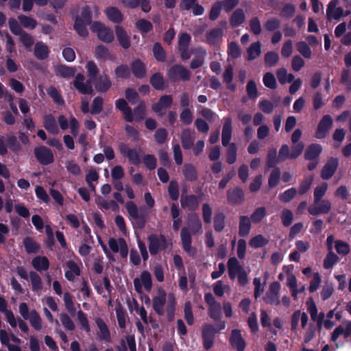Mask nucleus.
I'll return each mask as SVG.
<instances>
[{"label": "nucleus", "mask_w": 351, "mask_h": 351, "mask_svg": "<svg viewBox=\"0 0 351 351\" xmlns=\"http://www.w3.org/2000/svg\"><path fill=\"white\" fill-rule=\"evenodd\" d=\"M223 126L221 141L222 145L227 147L226 150V161L229 164H233L237 160V147L235 143H230L232 136V119L230 117H225Z\"/></svg>", "instance_id": "nucleus-1"}, {"label": "nucleus", "mask_w": 351, "mask_h": 351, "mask_svg": "<svg viewBox=\"0 0 351 351\" xmlns=\"http://www.w3.org/2000/svg\"><path fill=\"white\" fill-rule=\"evenodd\" d=\"M92 10L88 5L82 7L80 15L75 17L73 29L80 36L86 38L88 36L87 26L92 25Z\"/></svg>", "instance_id": "nucleus-2"}, {"label": "nucleus", "mask_w": 351, "mask_h": 351, "mask_svg": "<svg viewBox=\"0 0 351 351\" xmlns=\"http://www.w3.org/2000/svg\"><path fill=\"white\" fill-rule=\"evenodd\" d=\"M227 266L228 274L231 279L234 280L237 278L239 284L242 286L247 283L248 274L235 257L230 258L228 260Z\"/></svg>", "instance_id": "nucleus-3"}, {"label": "nucleus", "mask_w": 351, "mask_h": 351, "mask_svg": "<svg viewBox=\"0 0 351 351\" xmlns=\"http://www.w3.org/2000/svg\"><path fill=\"white\" fill-rule=\"evenodd\" d=\"M125 208L129 215L135 220L134 223V228L139 230L143 229L147 222V213L145 209L140 208L138 212L137 206L132 201L128 202L125 204Z\"/></svg>", "instance_id": "nucleus-4"}, {"label": "nucleus", "mask_w": 351, "mask_h": 351, "mask_svg": "<svg viewBox=\"0 0 351 351\" xmlns=\"http://www.w3.org/2000/svg\"><path fill=\"white\" fill-rule=\"evenodd\" d=\"M90 29L93 33L97 34L98 38L104 43H111L114 39L112 29L100 21H94L90 26Z\"/></svg>", "instance_id": "nucleus-5"}, {"label": "nucleus", "mask_w": 351, "mask_h": 351, "mask_svg": "<svg viewBox=\"0 0 351 351\" xmlns=\"http://www.w3.org/2000/svg\"><path fill=\"white\" fill-rule=\"evenodd\" d=\"M167 76L171 82H186L190 80L191 72L181 64H174L169 69Z\"/></svg>", "instance_id": "nucleus-6"}, {"label": "nucleus", "mask_w": 351, "mask_h": 351, "mask_svg": "<svg viewBox=\"0 0 351 351\" xmlns=\"http://www.w3.org/2000/svg\"><path fill=\"white\" fill-rule=\"evenodd\" d=\"M149 250L151 255H156L160 250H165L167 247V239L165 235L156 234H150L147 238Z\"/></svg>", "instance_id": "nucleus-7"}, {"label": "nucleus", "mask_w": 351, "mask_h": 351, "mask_svg": "<svg viewBox=\"0 0 351 351\" xmlns=\"http://www.w3.org/2000/svg\"><path fill=\"white\" fill-rule=\"evenodd\" d=\"M191 37L188 33H182L179 35L178 42V50L182 60H189L192 54V51L189 49Z\"/></svg>", "instance_id": "nucleus-8"}, {"label": "nucleus", "mask_w": 351, "mask_h": 351, "mask_svg": "<svg viewBox=\"0 0 351 351\" xmlns=\"http://www.w3.org/2000/svg\"><path fill=\"white\" fill-rule=\"evenodd\" d=\"M280 285L278 282H273L270 284L265 295L263 297L264 302L270 305L278 306L280 300Z\"/></svg>", "instance_id": "nucleus-9"}, {"label": "nucleus", "mask_w": 351, "mask_h": 351, "mask_svg": "<svg viewBox=\"0 0 351 351\" xmlns=\"http://www.w3.org/2000/svg\"><path fill=\"white\" fill-rule=\"evenodd\" d=\"M34 154L38 162L42 165H48L54 161V156L52 151L45 146L34 148Z\"/></svg>", "instance_id": "nucleus-10"}, {"label": "nucleus", "mask_w": 351, "mask_h": 351, "mask_svg": "<svg viewBox=\"0 0 351 351\" xmlns=\"http://www.w3.org/2000/svg\"><path fill=\"white\" fill-rule=\"evenodd\" d=\"M218 330L212 324H206L202 327L203 346L205 350H208L213 348L214 338Z\"/></svg>", "instance_id": "nucleus-11"}, {"label": "nucleus", "mask_w": 351, "mask_h": 351, "mask_svg": "<svg viewBox=\"0 0 351 351\" xmlns=\"http://www.w3.org/2000/svg\"><path fill=\"white\" fill-rule=\"evenodd\" d=\"M331 210V202L330 200L324 199L317 201V203H313L308 208V213L314 216H317L321 214H327Z\"/></svg>", "instance_id": "nucleus-12"}, {"label": "nucleus", "mask_w": 351, "mask_h": 351, "mask_svg": "<svg viewBox=\"0 0 351 351\" xmlns=\"http://www.w3.org/2000/svg\"><path fill=\"white\" fill-rule=\"evenodd\" d=\"M173 104V97L170 95H162L158 101L152 106V110L159 116L165 114V110L171 107Z\"/></svg>", "instance_id": "nucleus-13"}, {"label": "nucleus", "mask_w": 351, "mask_h": 351, "mask_svg": "<svg viewBox=\"0 0 351 351\" xmlns=\"http://www.w3.org/2000/svg\"><path fill=\"white\" fill-rule=\"evenodd\" d=\"M180 204L182 208L186 209L195 213L199 206V199L195 195H182L180 199Z\"/></svg>", "instance_id": "nucleus-14"}, {"label": "nucleus", "mask_w": 351, "mask_h": 351, "mask_svg": "<svg viewBox=\"0 0 351 351\" xmlns=\"http://www.w3.org/2000/svg\"><path fill=\"white\" fill-rule=\"evenodd\" d=\"M338 3V0H332L328 3L326 9V18L328 21H339L343 16L344 10L337 6Z\"/></svg>", "instance_id": "nucleus-15"}, {"label": "nucleus", "mask_w": 351, "mask_h": 351, "mask_svg": "<svg viewBox=\"0 0 351 351\" xmlns=\"http://www.w3.org/2000/svg\"><path fill=\"white\" fill-rule=\"evenodd\" d=\"M332 125V119L330 115H325L319 121L315 137L319 139L325 138Z\"/></svg>", "instance_id": "nucleus-16"}, {"label": "nucleus", "mask_w": 351, "mask_h": 351, "mask_svg": "<svg viewBox=\"0 0 351 351\" xmlns=\"http://www.w3.org/2000/svg\"><path fill=\"white\" fill-rule=\"evenodd\" d=\"M120 153L128 157L130 162L134 165L141 163V159L138 152L133 148H130L128 145L122 143L119 146Z\"/></svg>", "instance_id": "nucleus-17"}, {"label": "nucleus", "mask_w": 351, "mask_h": 351, "mask_svg": "<svg viewBox=\"0 0 351 351\" xmlns=\"http://www.w3.org/2000/svg\"><path fill=\"white\" fill-rule=\"evenodd\" d=\"M204 300L209 306V316L215 321L219 320V304L216 302L213 295L211 293H206Z\"/></svg>", "instance_id": "nucleus-18"}, {"label": "nucleus", "mask_w": 351, "mask_h": 351, "mask_svg": "<svg viewBox=\"0 0 351 351\" xmlns=\"http://www.w3.org/2000/svg\"><path fill=\"white\" fill-rule=\"evenodd\" d=\"M84 76L83 74L78 73L73 82L74 87L83 95H91L93 93V89L90 85V82L84 83Z\"/></svg>", "instance_id": "nucleus-19"}, {"label": "nucleus", "mask_w": 351, "mask_h": 351, "mask_svg": "<svg viewBox=\"0 0 351 351\" xmlns=\"http://www.w3.org/2000/svg\"><path fill=\"white\" fill-rule=\"evenodd\" d=\"M167 293L163 290L159 291V295L152 299V307L154 311L160 316L164 315V306L166 303Z\"/></svg>", "instance_id": "nucleus-20"}, {"label": "nucleus", "mask_w": 351, "mask_h": 351, "mask_svg": "<svg viewBox=\"0 0 351 351\" xmlns=\"http://www.w3.org/2000/svg\"><path fill=\"white\" fill-rule=\"evenodd\" d=\"M91 82L94 83L95 88L99 93H106L112 86V82L106 74L101 75Z\"/></svg>", "instance_id": "nucleus-21"}, {"label": "nucleus", "mask_w": 351, "mask_h": 351, "mask_svg": "<svg viewBox=\"0 0 351 351\" xmlns=\"http://www.w3.org/2000/svg\"><path fill=\"white\" fill-rule=\"evenodd\" d=\"M115 107L123 113L124 119L127 122L132 123L134 121L132 108L128 106L125 99L123 98L117 99L115 101Z\"/></svg>", "instance_id": "nucleus-22"}, {"label": "nucleus", "mask_w": 351, "mask_h": 351, "mask_svg": "<svg viewBox=\"0 0 351 351\" xmlns=\"http://www.w3.org/2000/svg\"><path fill=\"white\" fill-rule=\"evenodd\" d=\"M230 343L232 347L237 351H244L246 346V343L242 337L241 331L237 329L232 331Z\"/></svg>", "instance_id": "nucleus-23"}, {"label": "nucleus", "mask_w": 351, "mask_h": 351, "mask_svg": "<svg viewBox=\"0 0 351 351\" xmlns=\"http://www.w3.org/2000/svg\"><path fill=\"white\" fill-rule=\"evenodd\" d=\"M338 167V160L335 158H330L324 166L321 177L324 180L330 179L335 173Z\"/></svg>", "instance_id": "nucleus-24"}, {"label": "nucleus", "mask_w": 351, "mask_h": 351, "mask_svg": "<svg viewBox=\"0 0 351 351\" xmlns=\"http://www.w3.org/2000/svg\"><path fill=\"white\" fill-rule=\"evenodd\" d=\"M131 72L138 79H143L147 75L145 64L140 59H136L131 63Z\"/></svg>", "instance_id": "nucleus-25"}, {"label": "nucleus", "mask_w": 351, "mask_h": 351, "mask_svg": "<svg viewBox=\"0 0 351 351\" xmlns=\"http://www.w3.org/2000/svg\"><path fill=\"white\" fill-rule=\"evenodd\" d=\"M115 33L119 45L124 49H128L131 46L130 38L123 27L119 25L115 26Z\"/></svg>", "instance_id": "nucleus-26"}, {"label": "nucleus", "mask_w": 351, "mask_h": 351, "mask_svg": "<svg viewBox=\"0 0 351 351\" xmlns=\"http://www.w3.org/2000/svg\"><path fill=\"white\" fill-rule=\"evenodd\" d=\"M351 335V322L346 321L342 325L337 327L333 331L331 340L335 342L340 335H343L345 338L348 337Z\"/></svg>", "instance_id": "nucleus-27"}, {"label": "nucleus", "mask_w": 351, "mask_h": 351, "mask_svg": "<svg viewBox=\"0 0 351 351\" xmlns=\"http://www.w3.org/2000/svg\"><path fill=\"white\" fill-rule=\"evenodd\" d=\"M149 83L156 90H163L168 86L166 80L160 72L152 74L149 78Z\"/></svg>", "instance_id": "nucleus-28"}, {"label": "nucleus", "mask_w": 351, "mask_h": 351, "mask_svg": "<svg viewBox=\"0 0 351 351\" xmlns=\"http://www.w3.org/2000/svg\"><path fill=\"white\" fill-rule=\"evenodd\" d=\"M95 324L100 332L99 339L108 343L111 342L110 332L105 322L101 318L98 317L95 319Z\"/></svg>", "instance_id": "nucleus-29"}, {"label": "nucleus", "mask_w": 351, "mask_h": 351, "mask_svg": "<svg viewBox=\"0 0 351 351\" xmlns=\"http://www.w3.org/2000/svg\"><path fill=\"white\" fill-rule=\"evenodd\" d=\"M104 12L108 20L114 23L119 24L123 20V14L117 7H108L105 9Z\"/></svg>", "instance_id": "nucleus-30"}, {"label": "nucleus", "mask_w": 351, "mask_h": 351, "mask_svg": "<svg viewBox=\"0 0 351 351\" xmlns=\"http://www.w3.org/2000/svg\"><path fill=\"white\" fill-rule=\"evenodd\" d=\"M245 199L242 189L235 187L228 191V200L232 204H241Z\"/></svg>", "instance_id": "nucleus-31"}, {"label": "nucleus", "mask_w": 351, "mask_h": 351, "mask_svg": "<svg viewBox=\"0 0 351 351\" xmlns=\"http://www.w3.org/2000/svg\"><path fill=\"white\" fill-rule=\"evenodd\" d=\"M187 225L189 227L188 229L190 230L193 234H197L202 228V221L196 213L188 215Z\"/></svg>", "instance_id": "nucleus-32"}, {"label": "nucleus", "mask_w": 351, "mask_h": 351, "mask_svg": "<svg viewBox=\"0 0 351 351\" xmlns=\"http://www.w3.org/2000/svg\"><path fill=\"white\" fill-rule=\"evenodd\" d=\"M307 304V309L308 313H310V315L311 317V319L316 322L317 324V326L319 328H322V324L323 319L324 318V314L323 313H320L319 315L317 314V308L316 307L315 304L313 301L310 300L306 302Z\"/></svg>", "instance_id": "nucleus-33"}, {"label": "nucleus", "mask_w": 351, "mask_h": 351, "mask_svg": "<svg viewBox=\"0 0 351 351\" xmlns=\"http://www.w3.org/2000/svg\"><path fill=\"white\" fill-rule=\"evenodd\" d=\"M43 126L51 134H57L59 132L56 119L51 114L44 116Z\"/></svg>", "instance_id": "nucleus-34"}, {"label": "nucleus", "mask_w": 351, "mask_h": 351, "mask_svg": "<svg viewBox=\"0 0 351 351\" xmlns=\"http://www.w3.org/2000/svg\"><path fill=\"white\" fill-rule=\"evenodd\" d=\"M50 50L48 46L43 42L39 41L34 46V56L39 60H43L48 58Z\"/></svg>", "instance_id": "nucleus-35"}, {"label": "nucleus", "mask_w": 351, "mask_h": 351, "mask_svg": "<svg viewBox=\"0 0 351 351\" xmlns=\"http://www.w3.org/2000/svg\"><path fill=\"white\" fill-rule=\"evenodd\" d=\"M33 267L38 271H47L49 268V261L46 256H38L32 259Z\"/></svg>", "instance_id": "nucleus-36"}, {"label": "nucleus", "mask_w": 351, "mask_h": 351, "mask_svg": "<svg viewBox=\"0 0 351 351\" xmlns=\"http://www.w3.org/2000/svg\"><path fill=\"white\" fill-rule=\"evenodd\" d=\"M251 219L245 215L240 216L239 224V234L241 237L249 234L251 229Z\"/></svg>", "instance_id": "nucleus-37"}, {"label": "nucleus", "mask_w": 351, "mask_h": 351, "mask_svg": "<svg viewBox=\"0 0 351 351\" xmlns=\"http://www.w3.org/2000/svg\"><path fill=\"white\" fill-rule=\"evenodd\" d=\"M23 243L25 252L30 254H36L40 249V245L32 237H26L23 239Z\"/></svg>", "instance_id": "nucleus-38"}, {"label": "nucleus", "mask_w": 351, "mask_h": 351, "mask_svg": "<svg viewBox=\"0 0 351 351\" xmlns=\"http://www.w3.org/2000/svg\"><path fill=\"white\" fill-rule=\"evenodd\" d=\"M180 238L183 250L189 253L191 249V236L187 228L184 227L182 228Z\"/></svg>", "instance_id": "nucleus-39"}, {"label": "nucleus", "mask_w": 351, "mask_h": 351, "mask_svg": "<svg viewBox=\"0 0 351 351\" xmlns=\"http://www.w3.org/2000/svg\"><path fill=\"white\" fill-rule=\"evenodd\" d=\"M134 121L141 122L146 117V104L144 101H141L133 110Z\"/></svg>", "instance_id": "nucleus-40"}, {"label": "nucleus", "mask_w": 351, "mask_h": 351, "mask_svg": "<svg viewBox=\"0 0 351 351\" xmlns=\"http://www.w3.org/2000/svg\"><path fill=\"white\" fill-rule=\"evenodd\" d=\"M180 140L182 147L184 149H190L193 147L194 137L191 134V132L189 129H185L182 131Z\"/></svg>", "instance_id": "nucleus-41"}, {"label": "nucleus", "mask_w": 351, "mask_h": 351, "mask_svg": "<svg viewBox=\"0 0 351 351\" xmlns=\"http://www.w3.org/2000/svg\"><path fill=\"white\" fill-rule=\"evenodd\" d=\"M95 58L97 60H110L114 59L113 56L111 54L110 50L107 47L104 45H99L95 47Z\"/></svg>", "instance_id": "nucleus-42"}, {"label": "nucleus", "mask_w": 351, "mask_h": 351, "mask_svg": "<svg viewBox=\"0 0 351 351\" xmlns=\"http://www.w3.org/2000/svg\"><path fill=\"white\" fill-rule=\"evenodd\" d=\"M182 173L186 180L194 182L197 179L196 168L191 164H185L182 169Z\"/></svg>", "instance_id": "nucleus-43"}, {"label": "nucleus", "mask_w": 351, "mask_h": 351, "mask_svg": "<svg viewBox=\"0 0 351 351\" xmlns=\"http://www.w3.org/2000/svg\"><path fill=\"white\" fill-rule=\"evenodd\" d=\"M322 151V147L319 144H312L306 150L305 158L313 160L317 158Z\"/></svg>", "instance_id": "nucleus-44"}, {"label": "nucleus", "mask_w": 351, "mask_h": 351, "mask_svg": "<svg viewBox=\"0 0 351 351\" xmlns=\"http://www.w3.org/2000/svg\"><path fill=\"white\" fill-rule=\"evenodd\" d=\"M153 55L155 59L160 62H164L166 60V51L160 43H155L153 45Z\"/></svg>", "instance_id": "nucleus-45"}, {"label": "nucleus", "mask_w": 351, "mask_h": 351, "mask_svg": "<svg viewBox=\"0 0 351 351\" xmlns=\"http://www.w3.org/2000/svg\"><path fill=\"white\" fill-rule=\"evenodd\" d=\"M18 19L21 25L26 29H34L37 26V21L31 16L20 14Z\"/></svg>", "instance_id": "nucleus-46"}, {"label": "nucleus", "mask_w": 351, "mask_h": 351, "mask_svg": "<svg viewBox=\"0 0 351 351\" xmlns=\"http://www.w3.org/2000/svg\"><path fill=\"white\" fill-rule=\"evenodd\" d=\"M75 73V70L73 67L64 64H60L56 69V74L64 78L72 77Z\"/></svg>", "instance_id": "nucleus-47"}, {"label": "nucleus", "mask_w": 351, "mask_h": 351, "mask_svg": "<svg viewBox=\"0 0 351 351\" xmlns=\"http://www.w3.org/2000/svg\"><path fill=\"white\" fill-rule=\"evenodd\" d=\"M261 43L255 42L251 44L250 47L247 50V60H253L261 55Z\"/></svg>", "instance_id": "nucleus-48"}, {"label": "nucleus", "mask_w": 351, "mask_h": 351, "mask_svg": "<svg viewBox=\"0 0 351 351\" xmlns=\"http://www.w3.org/2000/svg\"><path fill=\"white\" fill-rule=\"evenodd\" d=\"M115 311L119 326L120 328L124 329L126 326L127 313L121 304L116 306Z\"/></svg>", "instance_id": "nucleus-49"}, {"label": "nucleus", "mask_w": 351, "mask_h": 351, "mask_svg": "<svg viewBox=\"0 0 351 351\" xmlns=\"http://www.w3.org/2000/svg\"><path fill=\"white\" fill-rule=\"evenodd\" d=\"M29 321L31 326L36 330H40L42 329V319L39 315V313L36 310H32L30 311V317H29Z\"/></svg>", "instance_id": "nucleus-50"}, {"label": "nucleus", "mask_w": 351, "mask_h": 351, "mask_svg": "<svg viewBox=\"0 0 351 351\" xmlns=\"http://www.w3.org/2000/svg\"><path fill=\"white\" fill-rule=\"evenodd\" d=\"M245 13L241 9H237L232 14L230 19V24L232 27H237L245 21Z\"/></svg>", "instance_id": "nucleus-51"}, {"label": "nucleus", "mask_w": 351, "mask_h": 351, "mask_svg": "<svg viewBox=\"0 0 351 351\" xmlns=\"http://www.w3.org/2000/svg\"><path fill=\"white\" fill-rule=\"evenodd\" d=\"M206 42L210 45H215L219 41V27H216L206 34Z\"/></svg>", "instance_id": "nucleus-52"}, {"label": "nucleus", "mask_w": 351, "mask_h": 351, "mask_svg": "<svg viewBox=\"0 0 351 351\" xmlns=\"http://www.w3.org/2000/svg\"><path fill=\"white\" fill-rule=\"evenodd\" d=\"M130 67L125 64L117 66L114 69V75L117 78L128 79L130 77Z\"/></svg>", "instance_id": "nucleus-53"}, {"label": "nucleus", "mask_w": 351, "mask_h": 351, "mask_svg": "<svg viewBox=\"0 0 351 351\" xmlns=\"http://www.w3.org/2000/svg\"><path fill=\"white\" fill-rule=\"evenodd\" d=\"M29 278L32 283V291H38L42 289V279L36 271H32L29 272Z\"/></svg>", "instance_id": "nucleus-54"}, {"label": "nucleus", "mask_w": 351, "mask_h": 351, "mask_svg": "<svg viewBox=\"0 0 351 351\" xmlns=\"http://www.w3.org/2000/svg\"><path fill=\"white\" fill-rule=\"evenodd\" d=\"M176 304V302L175 296L173 293H170L168 296V302L166 307L169 320H172L174 317Z\"/></svg>", "instance_id": "nucleus-55"}, {"label": "nucleus", "mask_w": 351, "mask_h": 351, "mask_svg": "<svg viewBox=\"0 0 351 351\" xmlns=\"http://www.w3.org/2000/svg\"><path fill=\"white\" fill-rule=\"evenodd\" d=\"M328 190V184L326 183H322L317 186L314 189L313 201L317 203V201L323 199V197L326 193Z\"/></svg>", "instance_id": "nucleus-56"}, {"label": "nucleus", "mask_w": 351, "mask_h": 351, "mask_svg": "<svg viewBox=\"0 0 351 351\" xmlns=\"http://www.w3.org/2000/svg\"><path fill=\"white\" fill-rule=\"evenodd\" d=\"M269 243V240L262 234H258L252 238L249 242L250 247L254 248H259L266 245Z\"/></svg>", "instance_id": "nucleus-57"}, {"label": "nucleus", "mask_w": 351, "mask_h": 351, "mask_svg": "<svg viewBox=\"0 0 351 351\" xmlns=\"http://www.w3.org/2000/svg\"><path fill=\"white\" fill-rule=\"evenodd\" d=\"M136 28L142 34H147L153 29L152 23L146 19H139L136 22Z\"/></svg>", "instance_id": "nucleus-58"}, {"label": "nucleus", "mask_w": 351, "mask_h": 351, "mask_svg": "<svg viewBox=\"0 0 351 351\" xmlns=\"http://www.w3.org/2000/svg\"><path fill=\"white\" fill-rule=\"evenodd\" d=\"M86 69L90 81L91 82L96 80L99 73V69L95 62L93 60H89L86 65Z\"/></svg>", "instance_id": "nucleus-59"}, {"label": "nucleus", "mask_w": 351, "mask_h": 351, "mask_svg": "<svg viewBox=\"0 0 351 351\" xmlns=\"http://www.w3.org/2000/svg\"><path fill=\"white\" fill-rule=\"evenodd\" d=\"M223 77V81L228 84V88L231 91H234L235 89V86L231 83L233 77V67L232 66H228L226 68Z\"/></svg>", "instance_id": "nucleus-60"}, {"label": "nucleus", "mask_w": 351, "mask_h": 351, "mask_svg": "<svg viewBox=\"0 0 351 351\" xmlns=\"http://www.w3.org/2000/svg\"><path fill=\"white\" fill-rule=\"evenodd\" d=\"M104 99L101 97L97 96L94 98L90 113L93 115L99 114L103 110Z\"/></svg>", "instance_id": "nucleus-61"}, {"label": "nucleus", "mask_w": 351, "mask_h": 351, "mask_svg": "<svg viewBox=\"0 0 351 351\" xmlns=\"http://www.w3.org/2000/svg\"><path fill=\"white\" fill-rule=\"evenodd\" d=\"M334 292V287L332 282L326 281L320 292L321 298L323 300L328 299Z\"/></svg>", "instance_id": "nucleus-62"}, {"label": "nucleus", "mask_w": 351, "mask_h": 351, "mask_svg": "<svg viewBox=\"0 0 351 351\" xmlns=\"http://www.w3.org/2000/svg\"><path fill=\"white\" fill-rule=\"evenodd\" d=\"M298 51L305 58H311L312 51L309 46L304 41H301L296 45Z\"/></svg>", "instance_id": "nucleus-63"}, {"label": "nucleus", "mask_w": 351, "mask_h": 351, "mask_svg": "<svg viewBox=\"0 0 351 351\" xmlns=\"http://www.w3.org/2000/svg\"><path fill=\"white\" fill-rule=\"evenodd\" d=\"M47 93L56 104L58 105H62L64 104L63 98L56 87L50 86L47 90Z\"/></svg>", "instance_id": "nucleus-64"}]
</instances>
